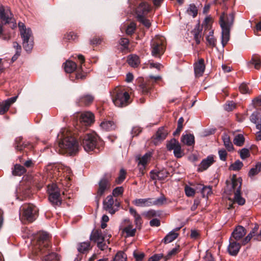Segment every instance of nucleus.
<instances>
[{"instance_id":"obj_8","label":"nucleus","mask_w":261,"mask_h":261,"mask_svg":"<svg viewBox=\"0 0 261 261\" xmlns=\"http://www.w3.org/2000/svg\"><path fill=\"white\" fill-rule=\"evenodd\" d=\"M21 219L28 222H32L36 219L38 208L33 204H24L21 207Z\"/></svg>"},{"instance_id":"obj_3","label":"nucleus","mask_w":261,"mask_h":261,"mask_svg":"<svg viewBox=\"0 0 261 261\" xmlns=\"http://www.w3.org/2000/svg\"><path fill=\"white\" fill-rule=\"evenodd\" d=\"M234 15L223 13L220 17V25L222 30L221 43L224 47L229 40L230 29L233 23Z\"/></svg>"},{"instance_id":"obj_5","label":"nucleus","mask_w":261,"mask_h":261,"mask_svg":"<svg viewBox=\"0 0 261 261\" xmlns=\"http://www.w3.org/2000/svg\"><path fill=\"white\" fill-rule=\"evenodd\" d=\"M98 137L94 133H87L80 137V141L85 150L87 152L93 151L98 148Z\"/></svg>"},{"instance_id":"obj_20","label":"nucleus","mask_w":261,"mask_h":261,"mask_svg":"<svg viewBox=\"0 0 261 261\" xmlns=\"http://www.w3.org/2000/svg\"><path fill=\"white\" fill-rule=\"evenodd\" d=\"M17 96L7 99L0 104V114L3 115L7 112L10 106L15 102Z\"/></svg>"},{"instance_id":"obj_11","label":"nucleus","mask_w":261,"mask_h":261,"mask_svg":"<svg viewBox=\"0 0 261 261\" xmlns=\"http://www.w3.org/2000/svg\"><path fill=\"white\" fill-rule=\"evenodd\" d=\"M129 95L126 92H116L113 96V102L118 107L126 106L129 103Z\"/></svg>"},{"instance_id":"obj_7","label":"nucleus","mask_w":261,"mask_h":261,"mask_svg":"<svg viewBox=\"0 0 261 261\" xmlns=\"http://www.w3.org/2000/svg\"><path fill=\"white\" fill-rule=\"evenodd\" d=\"M151 48L152 55L155 57H160L165 49L164 38L162 37L155 36L151 41Z\"/></svg>"},{"instance_id":"obj_45","label":"nucleus","mask_w":261,"mask_h":261,"mask_svg":"<svg viewBox=\"0 0 261 261\" xmlns=\"http://www.w3.org/2000/svg\"><path fill=\"white\" fill-rule=\"evenodd\" d=\"M90 244L88 242L81 243L78 247V251L81 253H84L90 250Z\"/></svg>"},{"instance_id":"obj_6","label":"nucleus","mask_w":261,"mask_h":261,"mask_svg":"<svg viewBox=\"0 0 261 261\" xmlns=\"http://www.w3.org/2000/svg\"><path fill=\"white\" fill-rule=\"evenodd\" d=\"M202 27L204 28V33L206 34V40L207 45L214 47L216 46V39L214 36V30L212 29V19L207 17L205 18Z\"/></svg>"},{"instance_id":"obj_61","label":"nucleus","mask_w":261,"mask_h":261,"mask_svg":"<svg viewBox=\"0 0 261 261\" xmlns=\"http://www.w3.org/2000/svg\"><path fill=\"white\" fill-rule=\"evenodd\" d=\"M236 108V104L233 101H228L225 104L224 108L227 111H231Z\"/></svg>"},{"instance_id":"obj_31","label":"nucleus","mask_w":261,"mask_h":261,"mask_svg":"<svg viewBox=\"0 0 261 261\" xmlns=\"http://www.w3.org/2000/svg\"><path fill=\"white\" fill-rule=\"evenodd\" d=\"M151 156V153L150 152L146 153L144 155H143L142 157L140 158L139 157L138 158V160H139L138 162V165L139 166H142V168H144L145 166L146 165L147 163L149 162V161L150 160Z\"/></svg>"},{"instance_id":"obj_39","label":"nucleus","mask_w":261,"mask_h":261,"mask_svg":"<svg viewBox=\"0 0 261 261\" xmlns=\"http://www.w3.org/2000/svg\"><path fill=\"white\" fill-rule=\"evenodd\" d=\"M169 174V172L166 169H163L158 171L155 174L156 177L153 176V178H157L159 180H163L168 176Z\"/></svg>"},{"instance_id":"obj_29","label":"nucleus","mask_w":261,"mask_h":261,"mask_svg":"<svg viewBox=\"0 0 261 261\" xmlns=\"http://www.w3.org/2000/svg\"><path fill=\"white\" fill-rule=\"evenodd\" d=\"M222 139L224 145L228 151L233 150V145L230 141L229 135L226 133H223L222 136Z\"/></svg>"},{"instance_id":"obj_14","label":"nucleus","mask_w":261,"mask_h":261,"mask_svg":"<svg viewBox=\"0 0 261 261\" xmlns=\"http://www.w3.org/2000/svg\"><path fill=\"white\" fill-rule=\"evenodd\" d=\"M103 208L110 214H114L119 207V203L114 199L112 195L108 196L103 201Z\"/></svg>"},{"instance_id":"obj_15","label":"nucleus","mask_w":261,"mask_h":261,"mask_svg":"<svg viewBox=\"0 0 261 261\" xmlns=\"http://www.w3.org/2000/svg\"><path fill=\"white\" fill-rule=\"evenodd\" d=\"M167 148L168 150H173V153L177 158H181L184 152L181 149V146L178 141L174 139H171L167 144Z\"/></svg>"},{"instance_id":"obj_24","label":"nucleus","mask_w":261,"mask_h":261,"mask_svg":"<svg viewBox=\"0 0 261 261\" xmlns=\"http://www.w3.org/2000/svg\"><path fill=\"white\" fill-rule=\"evenodd\" d=\"M250 120L256 124L257 129H261V111L254 112L250 116Z\"/></svg>"},{"instance_id":"obj_17","label":"nucleus","mask_w":261,"mask_h":261,"mask_svg":"<svg viewBox=\"0 0 261 261\" xmlns=\"http://www.w3.org/2000/svg\"><path fill=\"white\" fill-rule=\"evenodd\" d=\"M0 18L6 23H10L12 18L13 14L9 7L0 6Z\"/></svg>"},{"instance_id":"obj_16","label":"nucleus","mask_w":261,"mask_h":261,"mask_svg":"<svg viewBox=\"0 0 261 261\" xmlns=\"http://www.w3.org/2000/svg\"><path fill=\"white\" fill-rule=\"evenodd\" d=\"M151 10V7L149 4L145 2L141 3L136 9L137 18L146 16Z\"/></svg>"},{"instance_id":"obj_63","label":"nucleus","mask_w":261,"mask_h":261,"mask_svg":"<svg viewBox=\"0 0 261 261\" xmlns=\"http://www.w3.org/2000/svg\"><path fill=\"white\" fill-rule=\"evenodd\" d=\"M37 180L38 181V188H41L43 184L45 182L46 179L45 177L42 175H40L39 176H36L35 177V180Z\"/></svg>"},{"instance_id":"obj_46","label":"nucleus","mask_w":261,"mask_h":261,"mask_svg":"<svg viewBox=\"0 0 261 261\" xmlns=\"http://www.w3.org/2000/svg\"><path fill=\"white\" fill-rule=\"evenodd\" d=\"M261 170V163L256 164L255 168H251L249 172V176H253L258 174Z\"/></svg>"},{"instance_id":"obj_27","label":"nucleus","mask_w":261,"mask_h":261,"mask_svg":"<svg viewBox=\"0 0 261 261\" xmlns=\"http://www.w3.org/2000/svg\"><path fill=\"white\" fill-rule=\"evenodd\" d=\"M100 126L106 131L114 130L116 128V124L111 120H105L101 122Z\"/></svg>"},{"instance_id":"obj_56","label":"nucleus","mask_w":261,"mask_h":261,"mask_svg":"<svg viewBox=\"0 0 261 261\" xmlns=\"http://www.w3.org/2000/svg\"><path fill=\"white\" fill-rule=\"evenodd\" d=\"M212 193V189L210 186H204L201 190V194L203 197H207Z\"/></svg>"},{"instance_id":"obj_38","label":"nucleus","mask_w":261,"mask_h":261,"mask_svg":"<svg viewBox=\"0 0 261 261\" xmlns=\"http://www.w3.org/2000/svg\"><path fill=\"white\" fill-rule=\"evenodd\" d=\"M63 172L66 173L64 174V176H65L66 177L65 181L64 182H62V184L63 185H65L66 187H68L70 185L69 181L70 180V175L71 173V170L69 167H67L64 168L63 169Z\"/></svg>"},{"instance_id":"obj_58","label":"nucleus","mask_w":261,"mask_h":261,"mask_svg":"<svg viewBox=\"0 0 261 261\" xmlns=\"http://www.w3.org/2000/svg\"><path fill=\"white\" fill-rule=\"evenodd\" d=\"M239 89L243 94L250 93V92L249 86L246 84H242L239 87Z\"/></svg>"},{"instance_id":"obj_52","label":"nucleus","mask_w":261,"mask_h":261,"mask_svg":"<svg viewBox=\"0 0 261 261\" xmlns=\"http://www.w3.org/2000/svg\"><path fill=\"white\" fill-rule=\"evenodd\" d=\"M142 215L147 219H150L157 216V213L153 210H150L148 211L144 212L142 213Z\"/></svg>"},{"instance_id":"obj_48","label":"nucleus","mask_w":261,"mask_h":261,"mask_svg":"<svg viewBox=\"0 0 261 261\" xmlns=\"http://www.w3.org/2000/svg\"><path fill=\"white\" fill-rule=\"evenodd\" d=\"M58 260L59 257L58 255L55 253L52 252L45 256L43 261H58Z\"/></svg>"},{"instance_id":"obj_28","label":"nucleus","mask_w":261,"mask_h":261,"mask_svg":"<svg viewBox=\"0 0 261 261\" xmlns=\"http://www.w3.org/2000/svg\"><path fill=\"white\" fill-rule=\"evenodd\" d=\"M90 240L97 243L103 241L104 237L102 235L101 230H95L93 231L90 235Z\"/></svg>"},{"instance_id":"obj_23","label":"nucleus","mask_w":261,"mask_h":261,"mask_svg":"<svg viewBox=\"0 0 261 261\" xmlns=\"http://www.w3.org/2000/svg\"><path fill=\"white\" fill-rule=\"evenodd\" d=\"M129 212L134 218V222L136 226V228L141 229L143 223V220L137 211L133 207H129Z\"/></svg>"},{"instance_id":"obj_50","label":"nucleus","mask_w":261,"mask_h":261,"mask_svg":"<svg viewBox=\"0 0 261 261\" xmlns=\"http://www.w3.org/2000/svg\"><path fill=\"white\" fill-rule=\"evenodd\" d=\"M136 29V24L134 22H131L126 28V33L127 35H131L134 33Z\"/></svg>"},{"instance_id":"obj_49","label":"nucleus","mask_w":261,"mask_h":261,"mask_svg":"<svg viewBox=\"0 0 261 261\" xmlns=\"http://www.w3.org/2000/svg\"><path fill=\"white\" fill-rule=\"evenodd\" d=\"M126 174V171L123 169H121L120 171L119 176L116 179V182L117 184H121L125 179Z\"/></svg>"},{"instance_id":"obj_13","label":"nucleus","mask_w":261,"mask_h":261,"mask_svg":"<svg viewBox=\"0 0 261 261\" xmlns=\"http://www.w3.org/2000/svg\"><path fill=\"white\" fill-rule=\"evenodd\" d=\"M49 236L46 232H40L38 237V246L37 247L41 253H43L45 251L49 250Z\"/></svg>"},{"instance_id":"obj_35","label":"nucleus","mask_w":261,"mask_h":261,"mask_svg":"<svg viewBox=\"0 0 261 261\" xmlns=\"http://www.w3.org/2000/svg\"><path fill=\"white\" fill-rule=\"evenodd\" d=\"M76 64L71 61H67L64 64L65 71L68 73L73 72L76 68Z\"/></svg>"},{"instance_id":"obj_12","label":"nucleus","mask_w":261,"mask_h":261,"mask_svg":"<svg viewBox=\"0 0 261 261\" xmlns=\"http://www.w3.org/2000/svg\"><path fill=\"white\" fill-rule=\"evenodd\" d=\"M110 178H111L110 175H106L99 181L96 196L97 201L99 200L100 197L105 192L110 188L111 185L109 179Z\"/></svg>"},{"instance_id":"obj_25","label":"nucleus","mask_w":261,"mask_h":261,"mask_svg":"<svg viewBox=\"0 0 261 261\" xmlns=\"http://www.w3.org/2000/svg\"><path fill=\"white\" fill-rule=\"evenodd\" d=\"M133 203L137 206L146 207L152 205V198H140L136 199L133 201Z\"/></svg>"},{"instance_id":"obj_62","label":"nucleus","mask_w":261,"mask_h":261,"mask_svg":"<svg viewBox=\"0 0 261 261\" xmlns=\"http://www.w3.org/2000/svg\"><path fill=\"white\" fill-rule=\"evenodd\" d=\"M124 189L122 187H118L114 189L113 191V195L114 196H118L122 195Z\"/></svg>"},{"instance_id":"obj_36","label":"nucleus","mask_w":261,"mask_h":261,"mask_svg":"<svg viewBox=\"0 0 261 261\" xmlns=\"http://www.w3.org/2000/svg\"><path fill=\"white\" fill-rule=\"evenodd\" d=\"M181 140L183 143L191 146L194 143V137L193 135L187 134L182 136Z\"/></svg>"},{"instance_id":"obj_9","label":"nucleus","mask_w":261,"mask_h":261,"mask_svg":"<svg viewBox=\"0 0 261 261\" xmlns=\"http://www.w3.org/2000/svg\"><path fill=\"white\" fill-rule=\"evenodd\" d=\"M94 122V114L89 111L84 112L80 115L79 124H77L76 128L79 129L82 125L83 127L81 128V131H84L87 126L91 125Z\"/></svg>"},{"instance_id":"obj_57","label":"nucleus","mask_w":261,"mask_h":261,"mask_svg":"<svg viewBox=\"0 0 261 261\" xmlns=\"http://www.w3.org/2000/svg\"><path fill=\"white\" fill-rule=\"evenodd\" d=\"M166 201V198L164 196H162L160 197L157 198L155 200L152 199V203L153 205H161Z\"/></svg>"},{"instance_id":"obj_21","label":"nucleus","mask_w":261,"mask_h":261,"mask_svg":"<svg viewBox=\"0 0 261 261\" xmlns=\"http://www.w3.org/2000/svg\"><path fill=\"white\" fill-rule=\"evenodd\" d=\"M94 100L92 95L86 94L81 96L76 100V103L80 106H87L91 105Z\"/></svg>"},{"instance_id":"obj_33","label":"nucleus","mask_w":261,"mask_h":261,"mask_svg":"<svg viewBox=\"0 0 261 261\" xmlns=\"http://www.w3.org/2000/svg\"><path fill=\"white\" fill-rule=\"evenodd\" d=\"M179 236V233L174 231L169 232L164 238L163 242L165 244H168L175 240Z\"/></svg>"},{"instance_id":"obj_4","label":"nucleus","mask_w":261,"mask_h":261,"mask_svg":"<svg viewBox=\"0 0 261 261\" xmlns=\"http://www.w3.org/2000/svg\"><path fill=\"white\" fill-rule=\"evenodd\" d=\"M18 28L23 40V48L27 51L30 52L34 45L32 31L30 28H27L24 24L21 22L18 23Z\"/></svg>"},{"instance_id":"obj_60","label":"nucleus","mask_w":261,"mask_h":261,"mask_svg":"<svg viewBox=\"0 0 261 261\" xmlns=\"http://www.w3.org/2000/svg\"><path fill=\"white\" fill-rule=\"evenodd\" d=\"M240 154L241 159L244 160L250 155L249 150L247 148H243L240 150Z\"/></svg>"},{"instance_id":"obj_43","label":"nucleus","mask_w":261,"mask_h":261,"mask_svg":"<svg viewBox=\"0 0 261 261\" xmlns=\"http://www.w3.org/2000/svg\"><path fill=\"white\" fill-rule=\"evenodd\" d=\"M167 134V130H165L163 127H161L156 132V138L159 140H164L166 137Z\"/></svg>"},{"instance_id":"obj_53","label":"nucleus","mask_w":261,"mask_h":261,"mask_svg":"<svg viewBox=\"0 0 261 261\" xmlns=\"http://www.w3.org/2000/svg\"><path fill=\"white\" fill-rule=\"evenodd\" d=\"M137 20L142 23L145 27L149 28L151 25V23L149 19H147L146 16L137 18Z\"/></svg>"},{"instance_id":"obj_1","label":"nucleus","mask_w":261,"mask_h":261,"mask_svg":"<svg viewBox=\"0 0 261 261\" xmlns=\"http://www.w3.org/2000/svg\"><path fill=\"white\" fill-rule=\"evenodd\" d=\"M58 137L60 140L58 147L60 153H68L72 154L77 151L78 143L67 129H62Z\"/></svg>"},{"instance_id":"obj_44","label":"nucleus","mask_w":261,"mask_h":261,"mask_svg":"<svg viewBox=\"0 0 261 261\" xmlns=\"http://www.w3.org/2000/svg\"><path fill=\"white\" fill-rule=\"evenodd\" d=\"M180 251V247L179 245H177L175 248H173L171 250L169 251L166 256H165L164 261H167L170 257L178 253Z\"/></svg>"},{"instance_id":"obj_51","label":"nucleus","mask_w":261,"mask_h":261,"mask_svg":"<svg viewBox=\"0 0 261 261\" xmlns=\"http://www.w3.org/2000/svg\"><path fill=\"white\" fill-rule=\"evenodd\" d=\"M243 164L242 162L239 160L236 161L233 164H231L229 168L234 171L240 170L243 166Z\"/></svg>"},{"instance_id":"obj_19","label":"nucleus","mask_w":261,"mask_h":261,"mask_svg":"<svg viewBox=\"0 0 261 261\" xmlns=\"http://www.w3.org/2000/svg\"><path fill=\"white\" fill-rule=\"evenodd\" d=\"M205 66L203 59H200L194 64V72L196 77L201 76L205 70Z\"/></svg>"},{"instance_id":"obj_47","label":"nucleus","mask_w":261,"mask_h":261,"mask_svg":"<svg viewBox=\"0 0 261 261\" xmlns=\"http://www.w3.org/2000/svg\"><path fill=\"white\" fill-rule=\"evenodd\" d=\"M187 12L188 14L192 15L194 17H195L197 14L198 10L196 6L192 4L189 5Z\"/></svg>"},{"instance_id":"obj_34","label":"nucleus","mask_w":261,"mask_h":261,"mask_svg":"<svg viewBox=\"0 0 261 261\" xmlns=\"http://www.w3.org/2000/svg\"><path fill=\"white\" fill-rule=\"evenodd\" d=\"M128 64L133 67H137L140 63L139 58L136 55H131L128 57Z\"/></svg>"},{"instance_id":"obj_18","label":"nucleus","mask_w":261,"mask_h":261,"mask_svg":"<svg viewBox=\"0 0 261 261\" xmlns=\"http://www.w3.org/2000/svg\"><path fill=\"white\" fill-rule=\"evenodd\" d=\"M237 241H235L232 238H230L229 239V245L227 250L229 253L233 256H236L238 253L241 248L240 244L237 242Z\"/></svg>"},{"instance_id":"obj_2","label":"nucleus","mask_w":261,"mask_h":261,"mask_svg":"<svg viewBox=\"0 0 261 261\" xmlns=\"http://www.w3.org/2000/svg\"><path fill=\"white\" fill-rule=\"evenodd\" d=\"M226 188L225 192L228 195L234 194V202L238 204L242 205L245 203V199L241 195L242 179L237 178L233 174L230 177V179L226 181Z\"/></svg>"},{"instance_id":"obj_32","label":"nucleus","mask_w":261,"mask_h":261,"mask_svg":"<svg viewBox=\"0 0 261 261\" xmlns=\"http://www.w3.org/2000/svg\"><path fill=\"white\" fill-rule=\"evenodd\" d=\"M125 221H127L129 224L123 228V232L126 234L127 237L134 236L136 231V228H133V225L129 219L126 220Z\"/></svg>"},{"instance_id":"obj_30","label":"nucleus","mask_w":261,"mask_h":261,"mask_svg":"<svg viewBox=\"0 0 261 261\" xmlns=\"http://www.w3.org/2000/svg\"><path fill=\"white\" fill-rule=\"evenodd\" d=\"M28 145L29 142H22V138L21 137H17L15 140L14 147L17 150L21 151Z\"/></svg>"},{"instance_id":"obj_40","label":"nucleus","mask_w":261,"mask_h":261,"mask_svg":"<svg viewBox=\"0 0 261 261\" xmlns=\"http://www.w3.org/2000/svg\"><path fill=\"white\" fill-rule=\"evenodd\" d=\"M249 64H252L254 65V68L256 69H259L261 67V61L258 57L256 56H253Z\"/></svg>"},{"instance_id":"obj_42","label":"nucleus","mask_w":261,"mask_h":261,"mask_svg":"<svg viewBox=\"0 0 261 261\" xmlns=\"http://www.w3.org/2000/svg\"><path fill=\"white\" fill-rule=\"evenodd\" d=\"M245 142V138L242 134H238L234 137L233 143L238 146H242Z\"/></svg>"},{"instance_id":"obj_55","label":"nucleus","mask_w":261,"mask_h":261,"mask_svg":"<svg viewBox=\"0 0 261 261\" xmlns=\"http://www.w3.org/2000/svg\"><path fill=\"white\" fill-rule=\"evenodd\" d=\"M164 257L163 253L155 254L153 255L150 257L148 261H160L161 259H163L164 261Z\"/></svg>"},{"instance_id":"obj_26","label":"nucleus","mask_w":261,"mask_h":261,"mask_svg":"<svg viewBox=\"0 0 261 261\" xmlns=\"http://www.w3.org/2000/svg\"><path fill=\"white\" fill-rule=\"evenodd\" d=\"M214 162L213 155H209L203 160L199 166V170L203 171L207 169Z\"/></svg>"},{"instance_id":"obj_41","label":"nucleus","mask_w":261,"mask_h":261,"mask_svg":"<svg viewBox=\"0 0 261 261\" xmlns=\"http://www.w3.org/2000/svg\"><path fill=\"white\" fill-rule=\"evenodd\" d=\"M127 255L122 251H118L113 259V261H126Z\"/></svg>"},{"instance_id":"obj_22","label":"nucleus","mask_w":261,"mask_h":261,"mask_svg":"<svg viewBox=\"0 0 261 261\" xmlns=\"http://www.w3.org/2000/svg\"><path fill=\"white\" fill-rule=\"evenodd\" d=\"M245 229L242 226H238L231 233V237L235 241L241 239L246 234Z\"/></svg>"},{"instance_id":"obj_64","label":"nucleus","mask_w":261,"mask_h":261,"mask_svg":"<svg viewBox=\"0 0 261 261\" xmlns=\"http://www.w3.org/2000/svg\"><path fill=\"white\" fill-rule=\"evenodd\" d=\"M218 154L221 160L225 161L226 160L227 153L225 149H221L219 150Z\"/></svg>"},{"instance_id":"obj_10","label":"nucleus","mask_w":261,"mask_h":261,"mask_svg":"<svg viewBox=\"0 0 261 261\" xmlns=\"http://www.w3.org/2000/svg\"><path fill=\"white\" fill-rule=\"evenodd\" d=\"M47 193L49 195L48 199L53 205H59L61 204V200L60 191L56 184H53L48 185Z\"/></svg>"},{"instance_id":"obj_59","label":"nucleus","mask_w":261,"mask_h":261,"mask_svg":"<svg viewBox=\"0 0 261 261\" xmlns=\"http://www.w3.org/2000/svg\"><path fill=\"white\" fill-rule=\"evenodd\" d=\"M186 195L188 197L193 196L195 194V191L190 187L186 186L185 188Z\"/></svg>"},{"instance_id":"obj_54","label":"nucleus","mask_w":261,"mask_h":261,"mask_svg":"<svg viewBox=\"0 0 261 261\" xmlns=\"http://www.w3.org/2000/svg\"><path fill=\"white\" fill-rule=\"evenodd\" d=\"M193 34L194 36V39L197 44H199L200 43L201 35V31L199 29H195L193 31Z\"/></svg>"},{"instance_id":"obj_37","label":"nucleus","mask_w":261,"mask_h":261,"mask_svg":"<svg viewBox=\"0 0 261 261\" xmlns=\"http://www.w3.org/2000/svg\"><path fill=\"white\" fill-rule=\"evenodd\" d=\"M26 171L27 170L23 166L19 164H16L15 165L12 172L14 175L20 176L25 173Z\"/></svg>"}]
</instances>
